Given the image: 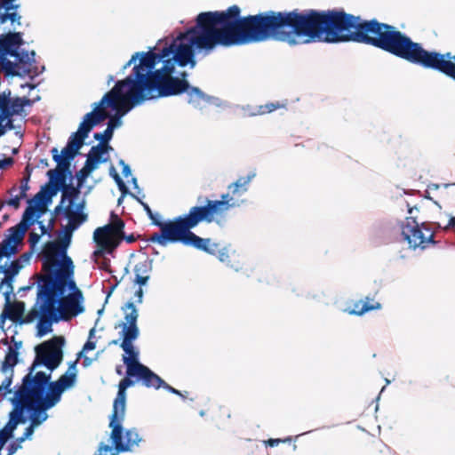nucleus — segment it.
<instances>
[{
  "mask_svg": "<svg viewBox=\"0 0 455 455\" xmlns=\"http://www.w3.org/2000/svg\"><path fill=\"white\" fill-rule=\"evenodd\" d=\"M112 232V227L109 224L97 228L93 232V241L96 243L103 242L105 236Z\"/></svg>",
  "mask_w": 455,
  "mask_h": 455,
  "instance_id": "36",
  "label": "nucleus"
},
{
  "mask_svg": "<svg viewBox=\"0 0 455 455\" xmlns=\"http://www.w3.org/2000/svg\"><path fill=\"white\" fill-rule=\"evenodd\" d=\"M27 204V208L23 212L20 221L18 223L22 228L21 232H26L31 226L38 222V220L44 213V210L38 207V204L35 202H31V199H28Z\"/></svg>",
  "mask_w": 455,
  "mask_h": 455,
  "instance_id": "24",
  "label": "nucleus"
},
{
  "mask_svg": "<svg viewBox=\"0 0 455 455\" xmlns=\"http://www.w3.org/2000/svg\"><path fill=\"white\" fill-rule=\"evenodd\" d=\"M69 273L60 270V265L51 267V274L42 276L36 283L39 292H46L49 298L57 299L58 310L62 315V321H68L85 310L84 295L74 280V264L68 258Z\"/></svg>",
  "mask_w": 455,
  "mask_h": 455,
  "instance_id": "4",
  "label": "nucleus"
},
{
  "mask_svg": "<svg viewBox=\"0 0 455 455\" xmlns=\"http://www.w3.org/2000/svg\"><path fill=\"white\" fill-rule=\"evenodd\" d=\"M33 434H34V432H33L32 427H27L25 428V431H24L23 435L21 436L18 437L16 439V441H13L12 443H19L20 445H21V443L23 442H25L28 439H30L31 436L33 435Z\"/></svg>",
  "mask_w": 455,
  "mask_h": 455,
  "instance_id": "56",
  "label": "nucleus"
},
{
  "mask_svg": "<svg viewBox=\"0 0 455 455\" xmlns=\"http://www.w3.org/2000/svg\"><path fill=\"white\" fill-rule=\"evenodd\" d=\"M74 231H71L68 228V224L67 227L63 228L60 235L62 238V244L60 252L59 254V262L54 265H60V270L65 271V273H69V264L68 263V258H69L67 254V250L71 243L72 234Z\"/></svg>",
  "mask_w": 455,
  "mask_h": 455,
  "instance_id": "26",
  "label": "nucleus"
},
{
  "mask_svg": "<svg viewBox=\"0 0 455 455\" xmlns=\"http://www.w3.org/2000/svg\"><path fill=\"white\" fill-rule=\"evenodd\" d=\"M381 304L379 302H376L375 304H370L369 302H363L359 300L354 304L353 308H346L344 312L352 315H363L367 312L372 310H378L381 308Z\"/></svg>",
  "mask_w": 455,
  "mask_h": 455,
  "instance_id": "30",
  "label": "nucleus"
},
{
  "mask_svg": "<svg viewBox=\"0 0 455 455\" xmlns=\"http://www.w3.org/2000/svg\"><path fill=\"white\" fill-rule=\"evenodd\" d=\"M153 259L147 258L144 261H140L134 266L135 275H148L153 269Z\"/></svg>",
  "mask_w": 455,
  "mask_h": 455,
  "instance_id": "35",
  "label": "nucleus"
},
{
  "mask_svg": "<svg viewBox=\"0 0 455 455\" xmlns=\"http://www.w3.org/2000/svg\"><path fill=\"white\" fill-rule=\"evenodd\" d=\"M123 311L126 312L130 310L129 313H125L124 315V323H121L119 326L122 327V331L119 332L120 337H134L140 336V329L138 326V318H139V311L132 301H127L121 308Z\"/></svg>",
  "mask_w": 455,
  "mask_h": 455,
  "instance_id": "16",
  "label": "nucleus"
},
{
  "mask_svg": "<svg viewBox=\"0 0 455 455\" xmlns=\"http://www.w3.org/2000/svg\"><path fill=\"white\" fill-rule=\"evenodd\" d=\"M65 344L64 336L55 335L36 345L34 360L21 380L30 396L45 398V409L54 407L60 401L63 392L73 387L76 382L77 377L69 372L63 373L56 381H51L52 372L63 361Z\"/></svg>",
  "mask_w": 455,
  "mask_h": 455,
  "instance_id": "3",
  "label": "nucleus"
},
{
  "mask_svg": "<svg viewBox=\"0 0 455 455\" xmlns=\"http://www.w3.org/2000/svg\"><path fill=\"white\" fill-rule=\"evenodd\" d=\"M42 235H39L36 232H33L29 236V244L32 249L36 247V245L39 243L41 239Z\"/></svg>",
  "mask_w": 455,
  "mask_h": 455,
  "instance_id": "64",
  "label": "nucleus"
},
{
  "mask_svg": "<svg viewBox=\"0 0 455 455\" xmlns=\"http://www.w3.org/2000/svg\"><path fill=\"white\" fill-rule=\"evenodd\" d=\"M206 105H212V106H215L218 108H223L228 107V104L227 101H224L218 97L211 96V95L207 96Z\"/></svg>",
  "mask_w": 455,
  "mask_h": 455,
  "instance_id": "51",
  "label": "nucleus"
},
{
  "mask_svg": "<svg viewBox=\"0 0 455 455\" xmlns=\"http://www.w3.org/2000/svg\"><path fill=\"white\" fill-rule=\"evenodd\" d=\"M175 66L178 65L173 64L170 73L164 76L156 95L160 99L186 93L188 104L195 108L203 109L206 106L208 94L199 87L190 85L188 80L178 79L177 76H174Z\"/></svg>",
  "mask_w": 455,
  "mask_h": 455,
  "instance_id": "6",
  "label": "nucleus"
},
{
  "mask_svg": "<svg viewBox=\"0 0 455 455\" xmlns=\"http://www.w3.org/2000/svg\"><path fill=\"white\" fill-rule=\"evenodd\" d=\"M62 190V188L55 180H49L48 182L44 184L39 192H37L31 199L38 204V207L44 210L52 202V198Z\"/></svg>",
  "mask_w": 455,
  "mask_h": 455,
  "instance_id": "19",
  "label": "nucleus"
},
{
  "mask_svg": "<svg viewBox=\"0 0 455 455\" xmlns=\"http://www.w3.org/2000/svg\"><path fill=\"white\" fill-rule=\"evenodd\" d=\"M113 92H106L100 100L94 102L92 104V110L84 115L83 121L86 122V123L92 122V120L93 119V116L95 115V109H100V108H104L107 107H113L114 106L113 98L116 97L115 95L112 94Z\"/></svg>",
  "mask_w": 455,
  "mask_h": 455,
  "instance_id": "29",
  "label": "nucleus"
},
{
  "mask_svg": "<svg viewBox=\"0 0 455 455\" xmlns=\"http://www.w3.org/2000/svg\"><path fill=\"white\" fill-rule=\"evenodd\" d=\"M212 204H219L218 212L220 215L227 213V212L232 208L239 207L245 201H237L234 199V196L228 191V193L222 194L220 200H212Z\"/></svg>",
  "mask_w": 455,
  "mask_h": 455,
  "instance_id": "27",
  "label": "nucleus"
},
{
  "mask_svg": "<svg viewBox=\"0 0 455 455\" xmlns=\"http://www.w3.org/2000/svg\"><path fill=\"white\" fill-rule=\"evenodd\" d=\"M22 267V264L17 260L11 261L9 267H7V263L4 266L0 267V271L5 275V277L1 281L0 291L5 287V291L3 292V294L4 299H7V302L9 301V298L13 292L12 283L14 278L19 275Z\"/></svg>",
  "mask_w": 455,
  "mask_h": 455,
  "instance_id": "18",
  "label": "nucleus"
},
{
  "mask_svg": "<svg viewBox=\"0 0 455 455\" xmlns=\"http://www.w3.org/2000/svg\"><path fill=\"white\" fill-rule=\"evenodd\" d=\"M135 200L140 204L148 218H151L156 213L151 210L150 206L147 203L141 200L140 197L137 196Z\"/></svg>",
  "mask_w": 455,
  "mask_h": 455,
  "instance_id": "62",
  "label": "nucleus"
},
{
  "mask_svg": "<svg viewBox=\"0 0 455 455\" xmlns=\"http://www.w3.org/2000/svg\"><path fill=\"white\" fill-rule=\"evenodd\" d=\"M113 136L114 132L108 126H107L103 132H95L93 134L94 140L100 141L99 144L108 143L113 139Z\"/></svg>",
  "mask_w": 455,
  "mask_h": 455,
  "instance_id": "43",
  "label": "nucleus"
},
{
  "mask_svg": "<svg viewBox=\"0 0 455 455\" xmlns=\"http://www.w3.org/2000/svg\"><path fill=\"white\" fill-rule=\"evenodd\" d=\"M256 176L255 172H250L245 177H240L238 178L235 182L241 186V188L243 190L248 191V187L251 180Z\"/></svg>",
  "mask_w": 455,
  "mask_h": 455,
  "instance_id": "49",
  "label": "nucleus"
},
{
  "mask_svg": "<svg viewBox=\"0 0 455 455\" xmlns=\"http://www.w3.org/2000/svg\"><path fill=\"white\" fill-rule=\"evenodd\" d=\"M66 200L65 198H60V204L54 208L52 214L53 215H63L64 219L68 220V223H69L70 213L68 205H65Z\"/></svg>",
  "mask_w": 455,
  "mask_h": 455,
  "instance_id": "42",
  "label": "nucleus"
},
{
  "mask_svg": "<svg viewBox=\"0 0 455 455\" xmlns=\"http://www.w3.org/2000/svg\"><path fill=\"white\" fill-rule=\"evenodd\" d=\"M156 94L157 91L153 88L136 89L134 92L123 89L116 97L113 98L114 106L109 108L116 116L123 118L133 108L143 104L145 101L159 99Z\"/></svg>",
  "mask_w": 455,
  "mask_h": 455,
  "instance_id": "11",
  "label": "nucleus"
},
{
  "mask_svg": "<svg viewBox=\"0 0 455 455\" xmlns=\"http://www.w3.org/2000/svg\"><path fill=\"white\" fill-rule=\"evenodd\" d=\"M198 201L203 204L190 208L188 213L185 215L178 216L181 238L194 234L191 229L200 222L212 223L214 220V215H220L218 212L219 204H212V200L207 198L202 201V197H198Z\"/></svg>",
  "mask_w": 455,
  "mask_h": 455,
  "instance_id": "10",
  "label": "nucleus"
},
{
  "mask_svg": "<svg viewBox=\"0 0 455 455\" xmlns=\"http://www.w3.org/2000/svg\"><path fill=\"white\" fill-rule=\"evenodd\" d=\"M16 245L6 241V239L0 244V254H3V257L9 259L16 252Z\"/></svg>",
  "mask_w": 455,
  "mask_h": 455,
  "instance_id": "40",
  "label": "nucleus"
},
{
  "mask_svg": "<svg viewBox=\"0 0 455 455\" xmlns=\"http://www.w3.org/2000/svg\"><path fill=\"white\" fill-rule=\"evenodd\" d=\"M216 256L220 262L227 263L228 266H229L231 268L235 269V271H236V272L239 271V267H234L233 265H229L228 250L226 247L220 249L218 253L216 254Z\"/></svg>",
  "mask_w": 455,
  "mask_h": 455,
  "instance_id": "48",
  "label": "nucleus"
},
{
  "mask_svg": "<svg viewBox=\"0 0 455 455\" xmlns=\"http://www.w3.org/2000/svg\"><path fill=\"white\" fill-rule=\"evenodd\" d=\"M51 153H52L53 161L57 164V168H56L57 170L61 172V171H64L67 169H71L72 161L69 159L61 157V156H60V153H59V150L57 148H53L51 150Z\"/></svg>",
  "mask_w": 455,
  "mask_h": 455,
  "instance_id": "34",
  "label": "nucleus"
},
{
  "mask_svg": "<svg viewBox=\"0 0 455 455\" xmlns=\"http://www.w3.org/2000/svg\"><path fill=\"white\" fill-rule=\"evenodd\" d=\"M159 213H155L149 218L154 226L161 229L160 233L154 234L148 239V242L157 243L161 246H167L169 243H176L180 240V230L178 217L167 221H162Z\"/></svg>",
  "mask_w": 455,
  "mask_h": 455,
  "instance_id": "12",
  "label": "nucleus"
},
{
  "mask_svg": "<svg viewBox=\"0 0 455 455\" xmlns=\"http://www.w3.org/2000/svg\"><path fill=\"white\" fill-rule=\"evenodd\" d=\"M107 116L100 112L99 109H95V115L93 116V119L92 120V123L96 127L99 125L101 122H103L106 119Z\"/></svg>",
  "mask_w": 455,
  "mask_h": 455,
  "instance_id": "58",
  "label": "nucleus"
},
{
  "mask_svg": "<svg viewBox=\"0 0 455 455\" xmlns=\"http://www.w3.org/2000/svg\"><path fill=\"white\" fill-rule=\"evenodd\" d=\"M102 144H97L92 146L86 155V160L84 165L86 168L92 169L93 172L99 167L100 164H103V159L99 157L98 152L101 149Z\"/></svg>",
  "mask_w": 455,
  "mask_h": 455,
  "instance_id": "32",
  "label": "nucleus"
},
{
  "mask_svg": "<svg viewBox=\"0 0 455 455\" xmlns=\"http://www.w3.org/2000/svg\"><path fill=\"white\" fill-rule=\"evenodd\" d=\"M228 189L231 193V195L234 196H242V195H243V194H245L247 192V190H243L241 188V186L238 185L235 182H233V183L229 184L228 187Z\"/></svg>",
  "mask_w": 455,
  "mask_h": 455,
  "instance_id": "55",
  "label": "nucleus"
},
{
  "mask_svg": "<svg viewBox=\"0 0 455 455\" xmlns=\"http://www.w3.org/2000/svg\"><path fill=\"white\" fill-rule=\"evenodd\" d=\"M94 127L95 126L92 122L86 123L82 121L76 132H77L79 135H82L84 138H87Z\"/></svg>",
  "mask_w": 455,
  "mask_h": 455,
  "instance_id": "47",
  "label": "nucleus"
},
{
  "mask_svg": "<svg viewBox=\"0 0 455 455\" xmlns=\"http://www.w3.org/2000/svg\"><path fill=\"white\" fill-rule=\"evenodd\" d=\"M96 347V342L95 341H92L91 339H88L84 347H83V349L82 351H80L78 354H77V357L80 358L81 356H83L84 355V352H87V351H91V350H93L95 349Z\"/></svg>",
  "mask_w": 455,
  "mask_h": 455,
  "instance_id": "57",
  "label": "nucleus"
},
{
  "mask_svg": "<svg viewBox=\"0 0 455 455\" xmlns=\"http://www.w3.org/2000/svg\"><path fill=\"white\" fill-rule=\"evenodd\" d=\"M5 303L4 309L0 315V329L5 332L4 323L6 320H11L16 325H23L31 323L36 320L35 311H36V302L30 308V310L25 315H16L13 313V307L11 303V297L9 298V301L7 302V299H4Z\"/></svg>",
  "mask_w": 455,
  "mask_h": 455,
  "instance_id": "15",
  "label": "nucleus"
},
{
  "mask_svg": "<svg viewBox=\"0 0 455 455\" xmlns=\"http://www.w3.org/2000/svg\"><path fill=\"white\" fill-rule=\"evenodd\" d=\"M82 188L83 187H79V185L75 186L73 182H68V184L65 185L64 188L60 190L61 197L65 198L68 203L75 202L78 199Z\"/></svg>",
  "mask_w": 455,
  "mask_h": 455,
  "instance_id": "33",
  "label": "nucleus"
},
{
  "mask_svg": "<svg viewBox=\"0 0 455 455\" xmlns=\"http://www.w3.org/2000/svg\"><path fill=\"white\" fill-rule=\"evenodd\" d=\"M414 211L419 212L417 205L408 209L410 216L401 223L403 239L407 241L409 247L414 250L419 247L425 249L427 243L435 244L434 231H432L429 222L423 221L419 224L416 220L417 218L412 215Z\"/></svg>",
  "mask_w": 455,
  "mask_h": 455,
  "instance_id": "8",
  "label": "nucleus"
},
{
  "mask_svg": "<svg viewBox=\"0 0 455 455\" xmlns=\"http://www.w3.org/2000/svg\"><path fill=\"white\" fill-rule=\"evenodd\" d=\"M361 43L409 63L436 70L455 81V55L426 50L395 26L376 19L362 20L343 9L322 11V43Z\"/></svg>",
  "mask_w": 455,
  "mask_h": 455,
  "instance_id": "2",
  "label": "nucleus"
},
{
  "mask_svg": "<svg viewBox=\"0 0 455 455\" xmlns=\"http://www.w3.org/2000/svg\"><path fill=\"white\" fill-rule=\"evenodd\" d=\"M18 362L19 351H16V349H12V347H9L1 365L2 372H4V374H7L9 371L12 372V371H13V368L18 363Z\"/></svg>",
  "mask_w": 455,
  "mask_h": 455,
  "instance_id": "31",
  "label": "nucleus"
},
{
  "mask_svg": "<svg viewBox=\"0 0 455 455\" xmlns=\"http://www.w3.org/2000/svg\"><path fill=\"white\" fill-rule=\"evenodd\" d=\"M79 155H80V151L77 150V148H74V147L68 145V143L61 149V152L60 153V156H61V157L69 159L71 161H73Z\"/></svg>",
  "mask_w": 455,
  "mask_h": 455,
  "instance_id": "46",
  "label": "nucleus"
},
{
  "mask_svg": "<svg viewBox=\"0 0 455 455\" xmlns=\"http://www.w3.org/2000/svg\"><path fill=\"white\" fill-rule=\"evenodd\" d=\"M150 276L148 275H135L134 283L138 284L140 288L146 285L149 280Z\"/></svg>",
  "mask_w": 455,
  "mask_h": 455,
  "instance_id": "60",
  "label": "nucleus"
},
{
  "mask_svg": "<svg viewBox=\"0 0 455 455\" xmlns=\"http://www.w3.org/2000/svg\"><path fill=\"white\" fill-rule=\"evenodd\" d=\"M196 24L180 32L158 52H137L122 67L118 74L134 64L132 72L124 80L116 82L108 92L116 97L123 89L158 90L172 65H196V54L209 55L219 46L232 47L275 41L296 46L305 44V10L276 12L268 10L253 15L242 16L241 9L232 5L225 11L202 12Z\"/></svg>",
  "mask_w": 455,
  "mask_h": 455,
  "instance_id": "1",
  "label": "nucleus"
},
{
  "mask_svg": "<svg viewBox=\"0 0 455 455\" xmlns=\"http://www.w3.org/2000/svg\"><path fill=\"white\" fill-rule=\"evenodd\" d=\"M121 338L120 347L124 352L122 360L126 366V375L132 377V374L139 369V366L144 365L140 362L139 349L133 346V341L136 340L139 336Z\"/></svg>",
  "mask_w": 455,
  "mask_h": 455,
  "instance_id": "14",
  "label": "nucleus"
},
{
  "mask_svg": "<svg viewBox=\"0 0 455 455\" xmlns=\"http://www.w3.org/2000/svg\"><path fill=\"white\" fill-rule=\"evenodd\" d=\"M118 164L120 166H122V173L125 178H127L128 176H130L132 174L131 167L128 164H126L124 162V160L120 159L118 161Z\"/></svg>",
  "mask_w": 455,
  "mask_h": 455,
  "instance_id": "63",
  "label": "nucleus"
},
{
  "mask_svg": "<svg viewBox=\"0 0 455 455\" xmlns=\"http://www.w3.org/2000/svg\"><path fill=\"white\" fill-rule=\"evenodd\" d=\"M110 219L112 223L109 224L112 227V232L119 234L124 231V222L120 219L114 212L110 213Z\"/></svg>",
  "mask_w": 455,
  "mask_h": 455,
  "instance_id": "45",
  "label": "nucleus"
},
{
  "mask_svg": "<svg viewBox=\"0 0 455 455\" xmlns=\"http://www.w3.org/2000/svg\"><path fill=\"white\" fill-rule=\"evenodd\" d=\"M132 377H135L136 381H140L146 387L159 389L161 383H164V379L145 364L139 366Z\"/></svg>",
  "mask_w": 455,
  "mask_h": 455,
  "instance_id": "23",
  "label": "nucleus"
},
{
  "mask_svg": "<svg viewBox=\"0 0 455 455\" xmlns=\"http://www.w3.org/2000/svg\"><path fill=\"white\" fill-rule=\"evenodd\" d=\"M85 140L86 138H84L82 135H79L75 132L69 136L67 143L80 151L81 148L85 145Z\"/></svg>",
  "mask_w": 455,
  "mask_h": 455,
  "instance_id": "39",
  "label": "nucleus"
},
{
  "mask_svg": "<svg viewBox=\"0 0 455 455\" xmlns=\"http://www.w3.org/2000/svg\"><path fill=\"white\" fill-rule=\"evenodd\" d=\"M125 414H111L109 427L112 446L100 442L94 455H118L119 453L132 451L134 446H139L143 441L136 427L124 430L123 422Z\"/></svg>",
  "mask_w": 455,
  "mask_h": 455,
  "instance_id": "5",
  "label": "nucleus"
},
{
  "mask_svg": "<svg viewBox=\"0 0 455 455\" xmlns=\"http://www.w3.org/2000/svg\"><path fill=\"white\" fill-rule=\"evenodd\" d=\"M46 175L52 181L55 180L62 189L65 185H68V182H73V180L75 179V175L71 169H67L61 172L57 169H51L47 172Z\"/></svg>",
  "mask_w": 455,
  "mask_h": 455,
  "instance_id": "28",
  "label": "nucleus"
},
{
  "mask_svg": "<svg viewBox=\"0 0 455 455\" xmlns=\"http://www.w3.org/2000/svg\"><path fill=\"white\" fill-rule=\"evenodd\" d=\"M28 396H30V393L21 383L14 391L13 397L10 399L12 410L9 412L8 422L0 429V449H4L6 443L13 438L18 425L28 421L27 412L30 410V407L25 404Z\"/></svg>",
  "mask_w": 455,
  "mask_h": 455,
  "instance_id": "7",
  "label": "nucleus"
},
{
  "mask_svg": "<svg viewBox=\"0 0 455 455\" xmlns=\"http://www.w3.org/2000/svg\"><path fill=\"white\" fill-rule=\"evenodd\" d=\"M9 5H6L4 14H1L0 18V35L9 33H20L17 28L21 26L22 16L18 12L20 4L17 0H10Z\"/></svg>",
  "mask_w": 455,
  "mask_h": 455,
  "instance_id": "13",
  "label": "nucleus"
},
{
  "mask_svg": "<svg viewBox=\"0 0 455 455\" xmlns=\"http://www.w3.org/2000/svg\"><path fill=\"white\" fill-rule=\"evenodd\" d=\"M401 223L403 220L395 218L380 219L372 224L371 232L377 236H388L397 228L401 229Z\"/></svg>",
  "mask_w": 455,
  "mask_h": 455,
  "instance_id": "25",
  "label": "nucleus"
},
{
  "mask_svg": "<svg viewBox=\"0 0 455 455\" xmlns=\"http://www.w3.org/2000/svg\"><path fill=\"white\" fill-rule=\"evenodd\" d=\"M22 231V228L19 226V224L9 228V235L6 237V241L11 242L15 244L19 242V240L24 235L25 232Z\"/></svg>",
  "mask_w": 455,
  "mask_h": 455,
  "instance_id": "38",
  "label": "nucleus"
},
{
  "mask_svg": "<svg viewBox=\"0 0 455 455\" xmlns=\"http://www.w3.org/2000/svg\"><path fill=\"white\" fill-rule=\"evenodd\" d=\"M133 377H129L126 375L124 379L120 380L118 384V390L116 394V397L113 403V410L111 414H125L126 408V390L127 388L135 385L136 380L132 379Z\"/></svg>",
  "mask_w": 455,
  "mask_h": 455,
  "instance_id": "22",
  "label": "nucleus"
},
{
  "mask_svg": "<svg viewBox=\"0 0 455 455\" xmlns=\"http://www.w3.org/2000/svg\"><path fill=\"white\" fill-rule=\"evenodd\" d=\"M2 156L3 158H0V170H4L9 166H12L14 164L13 158L5 156V155Z\"/></svg>",
  "mask_w": 455,
  "mask_h": 455,
  "instance_id": "59",
  "label": "nucleus"
},
{
  "mask_svg": "<svg viewBox=\"0 0 455 455\" xmlns=\"http://www.w3.org/2000/svg\"><path fill=\"white\" fill-rule=\"evenodd\" d=\"M4 96L5 97V95L4 94L0 98V135L1 136L4 135V122L5 121V119H7L9 117V116L3 109L2 101L4 100Z\"/></svg>",
  "mask_w": 455,
  "mask_h": 455,
  "instance_id": "53",
  "label": "nucleus"
},
{
  "mask_svg": "<svg viewBox=\"0 0 455 455\" xmlns=\"http://www.w3.org/2000/svg\"><path fill=\"white\" fill-rule=\"evenodd\" d=\"M17 187L13 186L8 191L11 197L5 202L6 204H8L11 207H13L14 209H18L20 206V201L22 199H25L23 196H21L20 194L19 195H13L14 192L17 191Z\"/></svg>",
  "mask_w": 455,
  "mask_h": 455,
  "instance_id": "37",
  "label": "nucleus"
},
{
  "mask_svg": "<svg viewBox=\"0 0 455 455\" xmlns=\"http://www.w3.org/2000/svg\"><path fill=\"white\" fill-rule=\"evenodd\" d=\"M123 118L116 116L115 113L114 115L109 118V120L107 123V126L111 128L113 132H115L116 129L120 128L123 125Z\"/></svg>",
  "mask_w": 455,
  "mask_h": 455,
  "instance_id": "52",
  "label": "nucleus"
},
{
  "mask_svg": "<svg viewBox=\"0 0 455 455\" xmlns=\"http://www.w3.org/2000/svg\"><path fill=\"white\" fill-rule=\"evenodd\" d=\"M26 405L30 407L29 411L27 412V416L30 419V425L28 427H32L35 432V427L44 422L48 415L45 409V398L37 396H28V402Z\"/></svg>",
  "mask_w": 455,
  "mask_h": 455,
  "instance_id": "17",
  "label": "nucleus"
},
{
  "mask_svg": "<svg viewBox=\"0 0 455 455\" xmlns=\"http://www.w3.org/2000/svg\"><path fill=\"white\" fill-rule=\"evenodd\" d=\"M57 299L49 298L48 293L36 291V337L43 338L52 330V324L63 320L62 315L58 310Z\"/></svg>",
  "mask_w": 455,
  "mask_h": 455,
  "instance_id": "9",
  "label": "nucleus"
},
{
  "mask_svg": "<svg viewBox=\"0 0 455 455\" xmlns=\"http://www.w3.org/2000/svg\"><path fill=\"white\" fill-rule=\"evenodd\" d=\"M85 205L86 202L84 199L81 202L75 201L68 204L70 213L68 228L71 231H76L88 220V213L84 212Z\"/></svg>",
  "mask_w": 455,
  "mask_h": 455,
  "instance_id": "21",
  "label": "nucleus"
},
{
  "mask_svg": "<svg viewBox=\"0 0 455 455\" xmlns=\"http://www.w3.org/2000/svg\"><path fill=\"white\" fill-rule=\"evenodd\" d=\"M117 187H118V189L120 190L121 194L123 195V196H126L127 195H129L130 196H132L134 199L137 197V196L135 194L130 192V190L127 188V186L125 185L124 181L118 184Z\"/></svg>",
  "mask_w": 455,
  "mask_h": 455,
  "instance_id": "61",
  "label": "nucleus"
},
{
  "mask_svg": "<svg viewBox=\"0 0 455 455\" xmlns=\"http://www.w3.org/2000/svg\"><path fill=\"white\" fill-rule=\"evenodd\" d=\"M13 307V313L16 315H25L26 311V304L24 301L21 300H16L14 304H12Z\"/></svg>",
  "mask_w": 455,
  "mask_h": 455,
  "instance_id": "54",
  "label": "nucleus"
},
{
  "mask_svg": "<svg viewBox=\"0 0 455 455\" xmlns=\"http://www.w3.org/2000/svg\"><path fill=\"white\" fill-rule=\"evenodd\" d=\"M92 172H93V171L90 168H86V166L84 164L83 168H81L75 174V179L76 180V185H79V187H83L85 180L91 175Z\"/></svg>",
  "mask_w": 455,
  "mask_h": 455,
  "instance_id": "44",
  "label": "nucleus"
},
{
  "mask_svg": "<svg viewBox=\"0 0 455 455\" xmlns=\"http://www.w3.org/2000/svg\"><path fill=\"white\" fill-rule=\"evenodd\" d=\"M280 105L278 103H267L265 105L258 106L257 111H253L250 113V116H257V115H264L267 113H271L275 109L279 108Z\"/></svg>",
  "mask_w": 455,
  "mask_h": 455,
  "instance_id": "41",
  "label": "nucleus"
},
{
  "mask_svg": "<svg viewBox=\"0 0 455 455\" xmlns=\"http://www.w3.org/2000/svg\"><path fill=\"white\" fill-rule=\"evenodd\" d=\"M12 377H13V371H12V372H10L9 376L5 377V379L3 380L2 384L0 385V394H3L4 392H5L4 394V395H5L6 393L12 392L10 387L12 384Z\"/></svg>",
  "mask_w": 455,
  "mask_h": 455,
  "instance_id": "50",
  "label": "nucleus"
},
{
  "mask_svg": "<svg viewBox=\"0 0 455 455\" xmlns=\"http://www.w3.org/2000/svg\"><path fill=\"white\" fill-rule=\"evenodd\" d=\"M179 243L186 246H192L199 251L214 256H216L220 250L218 243H212L210 238H203L196 234H191L190 236L180 238Z\"/></svg>",
  "mask_w": 455,
  "mask_h": 455,
  "instance_id": "20",
  "label": "nucleus"
}]
</instances>
